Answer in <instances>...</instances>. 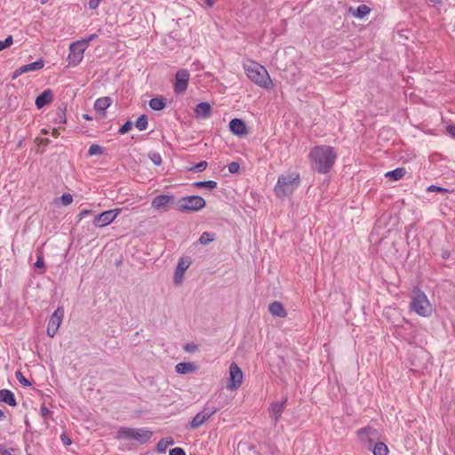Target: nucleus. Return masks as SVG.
Returning <instances> with one entry per match:
<instances>
[{
    "mask_svg": "<svg viewBox=\"0 0 455 455\" xmlns=\"http://www.w3.org/2000/svg\"><path fill=\"white\" fill-rule=\"evenodd\" d=\"M92 210H83L80 212V213L78 214V217H79V220H82L83 218L86 217L87 215L89 214H92Z\"/></svg>",
    "mask_w": 455,
    "mask_h": 455,
    "instance_id": "48",
    "label": "nucleus"
},
{
    "mask_svg": "<svg viewBox=\"0 0 455 455\" xmlns=\"http://www.w3.org/2000/svg\"><path fill=\"white\" fill-rule=\"evenodd\" d=\"M175 196L172 194H163L155 196L151 201V206L157 212H167L169 206L174 203Z\"/></svg>",
    "mask_w": 455,
    "mask_h": 455,
    "instance_id": "12",
    "label": "nucleus"
},
{
    "mask_svg": "<svg viewBox=\"0 0 455 455\" xmlns=\"http://www.w3.org/2000/svg\"><path fill=\"white\" fill-rule=\"evenodd\" d=\"M148 116L146 115H141L138 117V119L135 122V126L140 131H145L148 128Z\"/></svg>",
    "mask_w": 455,
    "mask_h": 455,
    "instance_id": "30",
    "label": "nucleus"
},
{
    "mask_svg": "<svg viewBox=\"0 0 455 455\" xmlns=\"http://www.w3.org/2000/svg\"><path fill=\"white\" fill-rule=\"evenodd\" d=\"M118 436L144 443L151 438L152 432L141 428L124 427L118 431Z\"/></svg>",
    "mask_w": 455,
    "mask_h": 455,
    "instance_id": "6",
    "label": "nucleus"
},
{
    "mask_svg": "<svg viewBox=\"0 0 455 455\" xmlns=\"http://www.w3.org/2000/svg\"><path fill=\"white\" fill-rule=\"evenodd\" d=\"M349 12L357 19H363L371 12V8L366 4H360L356 8H350Z\"/></svg>",
    "mask_w": 455,
    "mask_h": 455,
    "instance_id": "21",
    "label": "nucleus"
},
{
    "mask_svg": "<svg viewBox=\"0 0 455 455\" xmlns=\"http://www.w3.org/2000/svg\"><path fill=\"white\" fill-rule=\"evenodd\" d=\"M0 403H5L10 406H15L16 400L13 393L8 389L0 390Z\"/></svg>",
    "mask_w": 455,
    "mask_h": 455,
    "instance_id": "22",
    "label": "nucleus"
},
{
    "mask_svg": "<svg viewBox=\"0 0 455 455\" xmlns=\"http://www.w3.org/2000/svg\"><path fill=\"white\" fill-rule=\"evenodd\" d=\"M170 444H172V441L163 439V440L159 441V443H157V449H158V451L164 452V451H165L166 448Z\"/></svg>",
    "mask_w": 455,
    "mask_h": 455,
    "instance_id": "36",
    "label": "nucleus"
},
{
    "mask_svg": "<svg viewBox=\"0 0 455 455\" xmlns=\"http://www.w3.org/2000/svg\"><path fill=\"white\" fill-rule=\"evenodd\" d=\"M13 449H5L3 444H0V455H12Z\"/></svg>",
    "mask_w": 455,
    "mask_h": 455,
    "instance_id": "45",
    "label": "nucleus"
},
{
    "mask_svg": "<svg viewBox=\"0 0 455 455\" xmlns=\"http://www.w3.org/2000/svg\"><path fill=\"white\" fill-rule=\"evenodd\" d=\"M16 378L19 380V382L20 384H22L23 386H29L30 385L29 381L22 375L21 372L17 371L16 372Z\"/></svg>",
    "mask_w": 455,
    "mask_h": 455,
    "instance_id": "41",
    "label": "nucleus"
},
{
    "mask_svg": "<svg viewBox=\"0 0 455 455\" xmlns=\"http://www.w3.org/2000/svg\"><path fill=\"white\" fill-rule=\"evenodd\" d=\"M337 154L332 147L321 146L315 148V170L320 173H327L332 168Z\"/></svg>",
    "mask_w": 455,
    "mask_h": 455,
    "instance_id": "2",
    "label": "nucleus"
},
{
    "mask_svg": "<svg viewBox=\"0 0 455 455\" xmlns=\"http://www.w3.org/2000/svg\"><path fill=\"white\" fill-rule=\"evenodd\" d=\"M44 266V259L42 256H37V259L35 263L36 267H43Z\"/></svg>",
    "mask_w": 455,
    "mask_h": 455,
    "instance_id": "47",
    "label": "nucleus"
},
{
    "mask_svg": "<svg viewBox=\"0 0 455 455\" xmlns=\"http://www.w3.org/2000/svg\"><path fill=\"white\" fill-rule=\"evenodd\" d=\"M61 440L65 444H69L71 443V441L66 436H62Z\"/></svg>",
    "mask_w": 455,
    "mask_h": 455,
    "instance_id": "52",
    "label": "nucleus"
},
{
    "mask_svg": "<svg viewBox=\"0 0 455 455\" xmlns=\"http://www.w3.org/2000/svg\"><path fill=\"white\" fill-rule=\"evenodd\" d=\"M149 159L153 162V164L156 166L162 164V156L157 152H149L148 153Z\"/></svg>",
    "mask_w": 455,
    "mask_h": 455,
    "instance_id": "33",
    "label": "nucleus"
},
{
    "mask_svg": "<svg viewBox=\"0 0 455 455\" xmlns=\"http://www.w3.org/2000/svg\"><path fill=\"white\" fill-rule=\"evenodd\" d=\"M410 307L411 310L422 317H429L433 312V307L429 302L427 295L419 289L413 291Z\"/></svg>",
    "mask_w": 455,
    "mask_h": 455,
    "instance_id": "4",
    "label": "nucleus"
},
{
    "mask_svg": "<svg viewBox=\"0 0 455 455\" xmlns=\"http://www.w3.org/2000/svg\"><path fill=\"white\" fill-rule=\"evenodd\" d=\"M169 455H186V453L182 448L176 447L170 450Z\"/></svg>",
    "mask_w": 455,
    "mask_h": 455,
    "instance_id": "43",
    "label": "nucleus"
},
{
    "mask_svg": "<svg viewBox=\"0 0 455 455\" xmlns=\"http://www.w3.org/2000/svg\"><path fill=\"white\" fill-rule=\"evenodd\" d=\"M111 99L109 97H102L96 100L94 103V109L98 112L104 113L106 109L111 105Z\"/></svg>",
    "mask_w": 455,
    "mask_h": 455,
    "instance_id": "24",
    "label": "nucleus"
},
{
    "mask_svg": "<svg viewBox=\"0 0 455 455\" xmlns=\"http://www.w3.org/2000/svg\"><path fill=\"white\" fill-rule=\"evenodd\" d=\"M5 419V413L3 410L0 409V420H3Z\"/></svg>",
    "mask_w": 455,
    "mask_h": 455,
    "instance_id": "53",
    "label": "nucleus"
},
{
    "mask_svg": "<svg viewBox=\"0 0 455 455\" xmlns=\"http://www.w3.org/2000/svg\"><path fill=\"white\" fill-rule=\"evenodd\" d=\"M207 167V162L206 161H201L199 162L194 168V171L196 172H202Z\"/></svg>",
    "mask_w": 455,
    "mask_h": 455,
    "instance_id": "44",
    "label": "nucleus"
},
{
    "mask_svg": "<svg viewBox=\"0 0 455 455\" xmlns=\"http://www.w3.org/2000/svg\"><path fill=\"white\" fill-rule=\"evenodd\" d=\"M230 132L236 136L243 137L248 133L245 123L239 118H234L229 122Z\"/></svg>",
    "mask_w": 455,
    "mask_h": 455,
    "instance_id": "15",
    "label": "nucleus"
},
{
    "mask_svg": "<svg viewBox=\"0 0 455 455\" xmlns=\"http://www.w3.org/2000/svg\"><path fill=\"white\" fill-rule=\"evenodd\" d=\"M121 209H113L103 212L95 216L92 224L98 228H103L112 223L120 214Z\"/></svg>",
    "mask_w": 455,
    "mask_h": 455,
    "instance_id": "11",
    "label": "nucleus"
},
{
    "mask_svg": "<svg viewBox=\"0 0 455 455\" xmlns=\"http://www.w3.org/2000/svg\"><path fill=\"white\" fill-rule=\"evenodd\" d=\"M52 100V94L50 90H45L36 99V106L38 109H41L45 105L49 104Z\"/></svg>",
    "mask_w": 455,
    "mask_h": 455,
    "instance_id": "18",
    "label": "nucleus"
},
{
    "mask_svg": "<svg viewBox=\"0 0 455 455\" xmlns=\"http://www.w3.org/2000/svg\"><path fill=\"white\" fill-rule=\"evenodd\" d=\"M86 49L84 43H82L79 40L71 43L69 44V53L67 58L68 65L71 67H76L79 65L84 59V53Z\"/></svg>",
    "mask_w": 455,
    "mask_h": 455,
    "instance_id": "7",
    "label": "nucleus"
},
{
    "mask_svg": "<svg viewBox=\"0 0 455 455\" xmlns=\"http://www.w3.org/2000/svg\"><path fill=\"white\" fill-rule=\"evenodd\" d=\"M427 191H429V192H447L448 190L446 188L439 187V186L431 185L427 188Z\"/></svg>",
    "mask_w": 455,
    "mask_h": 455,
    "instance_id": "42",
    "label": "nucleus"
},
{
    "mask_svg": "<svg viewBox=\"0 0 455 455\" xmlns=\"http://www.w3.org/2000/svg\"><path fill=\"white\" fill-rule=\"evenodd\" d=\"M189 267L188 262H185L184 260H180L174 274V281L176 283H180L183 280L184 272Z\"/></svg>",
    "mask_w": 455,
    "mask_h": 455,
    "instance_id": "20",
    "label": "nucleus"
},
{
    "mask_svg": "<svg viewBox=\"0 0 455 455\" xmlns=\"http://www.w3.org/2000/svg\"><path fill=\"white\" fill-rule=\"evenodd\" d=\"M98 36L96 34H92L90 35L89 36L85 37V38H83L81 40H79L80 42L82 43H84V46L85 48H88L89 47V44L92 41H93Z\"/></svg>",
    "mask_w": 455,
    "mask_h": 455,
    "instance_id": "40",
    "label": "nucleus"
},
{
    "mask_svg": "<svg viewBox=\"0 0 455 455\" xmlns=\"http://www.w3.org/2000/svg\"><path fill=\"white\" fill-rule=\"evenodd\" d=\"M214 239H215V235L214 234L210 233V232H204L200 235V237L198 239V243L203 244V245H206L210 242H212Z\"/></svg>",
    "mask_w": 455,
    "mask_h": 455,
    "instance_id": "29",
    "label": "nucleus"
},
{
    "mask_svg": "<svg viewBox=\"0 0 455 455\" xmlns=\"http://www.w3.org/2000/svg\"><path fill=\"white\" fill-rule=\"evenodd\" d=\"M148 105L153 110L159 111L165 108L166 101L164 97H156V98L151 99L149 100Z\"/></svg>",
    "mask_w": 455,
    "mask_h": 455,
    "instance_id": "26",
    "label": "nucleus"
},
{
    "mask_svg": "<svg viewBox=\"0 0 455 455\" xmlns=\"http://www.w3.org/2000/svg\"><path fill=\"white\" fill-rule=\"evenodd\" d=\"M377 435V430L371 427H366L360 428L357 431V436L361 441H369L371 445V436H375Z\"/></svg>",
    "mask_w": 455,
    "mask_h": 455,
    "instance_id": "16",
    "label": "nucleus"
},
{
    "mask_svg": "<svg viewBox=\"0 0 455 455\" xmlns=\"http://www.w3.org/2000/svg\"><path fill=\"white\" fill-rule=\"evenodd\" d=\"M372 452L374 455H387L388 449L384 443H377L372 447Z\"/></svg>",
    "mask_w": 455,
    "mask_h": 455,
    "instance_id": "28",
    "label": "nucleus"
},
{
    "mask_svg": "<svg viewBox=\"0 0 455 455\" xmlns=\"http://www.w3.org/2000/svg\"><path fill=\"white\" fill-rule=\"evenodd\" d=\"M190 74L187 69H180L176 73L173 89L176 93H182L188 88Z\"/></svg>",
    "mask_w": 455,
    "mask_h": 455,
    "instance_id": "13",
    "label": "nucleus"
},
{
    "mask_svg": "<svg viewBox=\"0 0 455 455\" xmlns=\"http://www.w3.org/2000/svg\"><path fill=\"white\" fill-rule=\"evenodd\" d=\"M13 43V38L12 36H8L4 40L0 41V51H3L8 47H10Z\"/></svg>",
    "mask_w": 455,
    "mask_h": 455,
    "instance_id": "35",
    "label": "nucleus"
},
{
    "mask_svg": "<svg viewBox=\"0 0 455 455\" xmlns=\"http://www.w3.org/2000/svg\"><path fill=\"white\" fill-rule=\"evenodd\" d=\"M64 318V308L63 307H58L57 309L51 315L48 325L47 334L50 337H54L63 321Z\"/></svg>",
    "mask_w": 455,
    "mask_h": 455,
    "instance_id": "10",
    "label": "nucleus"
},
{
    "mask_svg": "<svg viewBox=\"0 0 455 455\" xmlns=\"http://www.w3.org/2000/svg\"><path fill=\"white\" fill-rule=\"evenodd\" d=\"M40 411H41V415H42L44 419H46V418H47V416H48V414L50 413L49 409H48L46 406H44V405H43V406L41 407Z\"/></svg>",
    "mask_w": 455,
    "mask_h": 455,
    "instance_id": "49",
    "label": "nucleus"
},
{
    "mask_svg": "<svg viewBox=\"0 0 455 455\" xmlns=\"http://www.w3.org/2000/svg\"><path fill=\"white\" fill-rule=\"evenodd\" d=\"M194 186L196 188H205L209 189H214L217 188V182L214 180H207V181H197L194 183Z\"/></svg>",
    "mask_w": 455,
    "mask_h": 455,
    "instance_id": "31",
    "label": "nucleus"
},
{
    "mask_svg": "<svg viewBox=\"0 0 455 455\" xmlns=\"http://www.w3.org/2000/svg\"><path fill=\"white\" fill-rule=\"evenodd\" d=\"M58 201L64 206L69 205L73 202V196L70 194H63Z\"/></svg>",
    "mask_w": 455,
    "mask_h": 455,
    "instance_id": "34",
    "label": "nucleus"
},
{
    "mask_svg": "<svg viewBox=\"0 0 455 455\" xmlns=\"http://www.w3.org/2000/svg\"><path fill=\"white\" fill-rule=\"evenodd\" d=\"M229 377L227 383V388L229 390H235L239 388L243 380V373L241 368L235 363H232L229 366Z\"/></svg>",
    "mask_w": 455,
    "mask_h": 455,
    "instance_id": "9",
    "label": "nucleus"
},
{
    "mask_svg": "<svg viewBox=\"0 0 455 455\" xmlns=\"http://www.w3.org/2000/svg\"><path fill=\"white\" fill-rule=\"evenodd\" d=\"M206 205L205 200L200 196H187L176 202V210L181 212H199Z\"/></svg>",
    "mask_w": 455,
    "mask_h": 455,
    "instance_id": "5",
    "label": "nucleus"
},
{
    "mask_svg": "<svg viewBox=\"0 0 455 455\" xmlns=\"http://www.w3.org/2000/svg\"><path fill=\"white\" fill-rule=\"evenodd\" d=\"M212 106L208 102H200L195 108V113L197 117L206 118L211 115Z\"/></svg>",
    "mask_w": 455,
    "mask_h": 455,
    "instance_id": "17",
    "label": "nucleus"
},
{
    "mask_svg": "<svg viewBox=\"0 0 455 455\" xmlns=\"http://www.w3.org/2000/svg\"><path fill=\"white\" fill-rule=\"evenodd\" d=\"M269 312L272 315L277 317H285L287 315L286 310L278 301L272 302L268 307Z\"/></svg>",
    "mask_w": 455,
    "mask_h": 455,
    "instance_id": "19",
    "label": "nucleus"
},
{
    "mask_svg": "<svg viewBox=\"0 0 455 455\" xmlns=\"http://www.w3.org/2000/svg\"><path fill=\"white\" fill-rule=\"evenodd\" d=\"M243 68L247 77L255 84L264 89L271 88L272 80L265 67L258 62L247 60L243 62Z\"/></svg>",
    "mask_w": 455,
    "mask_h": 455,
    "instance_id": "1",
    "label": "nucleus"
},
{
    "mask_svg": "<svg viewBox=\"0 0 455 455\" xmlns=\"http://www.w3.org/2000/svg\"><path fill=\"white\" fill-rule=\"evenodd\" d=\"M22 74H24L23 72H21V67H20L19 68H17L12 76V80H15L16 78H18L20 76H21Z\"/></svg>",
    "mask_w": 455,
    "mask_h": 455,
    "instance_id": "50",
    "label": "nucleus"
},
{
    "mask_svg": "<svg viewBox=\"0 0 455 455\" xmlns=\"http://www.w3.org/2000/svg\"><path fill=\"white\" fill-rule=\"evenodd\" d=\"M47 1H48V0H41V4H46V3H47Z\"/></svg>",
    "mask_w": 455,
    "mask_h": 455,
    "instance_id": "55",
    "label": "nucleus"
},
{
    "mask_svg": "<svg viewBox=\"0 0 455 455\" xmlns=\"http://www.w3.org/2000/svg\"><path fill=\"white\" fill-rule=\"evenodd\" d=\"M175 370L180 374H188L196 370V367L192 363H179L175 366Z\"/></svg>",
    "mask_w": 455,
    "mask_h": 455,
    "instance_id": "25",
    "label": "nucleus"
},
{
    "mask_svg": "<svg viewBox=\"0 0 455 455\" xmlns=\"http://www.w3.org/2000/svg\"><path fill=\"white\" fill-rule=\"evenodd\" d=\"M84 117L87 120H91L92 118L88 115H84Z\"/></svg>",
    "mask_w": 455,
    "mask_h": 455,
    "instance_id": "54",
    "label": "nucleus"
},
{
    "mask_svg": "<svg viewBox=\"0 0 455 455\" xmlns=\"http://www.w3.org/2000/svg\"><path fill=\"white\" fill-rule=\"evenodd\" d=\"M103 153L102 148L98 144H92L88 149V156H100Z\"/></svg>",
    "mask_w": 455,
    "mask_h": 455,
    "instance_id": "32",
    "label": "nucleus"
},
{
    "mask_svg": "<svg viewBox=\"0 0 455 455\" xmlns=\"http://www.w3.org/2000/svg\"><path fill=\"white\" fill-rule=\"evenodd\" d=\"M299 186V175L297 172H287L278 177L275 186V194L278 198L291 196Z\"/></svg>",
    "mask_w": 455,
    "mask_h": 455,
    "instance_id": "3",
    "label": "nucleus"
},
{
    "mask_svg": "<svg viewBox=\"0 0 455 455\" xmlns=\"http://www.w3.org/2000/svg\"><path fill=\"white\" fill-rule=\"evenodd\" d=\"M44 67V61L39 59L32 63L21 66V72L28 73L42 69Z\"/></svg>",
    "mask_w": 455,
    "mask_h": 455,
    "instance_id": "23",
    "label": "nucleus"
},
{
    "mask_svg": "<svg viewBox=\"0 0 455 455\" xmlns=\"http://www.w3.org/2000/svg\"><path fill=\"white\" fill-rule=\"evenodd\" d=\"M183 348L188 353H195L198 350V346L195 343H188Z\"/></svg>",
    "mask_w": 455,
    "mask_h": 455,
    "instance_id": "38",
    "label": "nucleus"
},
{
    "mask_svg": "<svg viewBox=\"0 0 455 455\" xmlns=\"http://www.w3.org/2000/svg\"><path fill=\"white\" fill-rule=\"evenodd\" d=\"M132 127V124L130 121L125 122L119 129L120 134H124L128 132Z\"/></svg>",
    "mask_w": 455,
    "mask_h": 455,
    "instance_id": "37",
    "label": "nucleus"
},
{
    "mask_svg": "<svg viewBox=\"0 0 455 455\" xmlns=\"http://www.w3.org/2000/svg\"><path fill=\"white\" fill-rule=\"evenodd\" d=\"M406 173L405 169L403 168H396L393 171H389L386 173V177L389 178L395 181L399 180L404 177Z\"/></svg>",
    "mask_w": 455,
    "mask_h": 455,
    "instance_id": "27",
    "label": "nucleus"
},
{
    "mask_svg": "<svg viewBox=\"0 0 455 455\" xmlns=\"http://www.w3.org/2000/svg\"><path fill=\"white\" fill-rule=\"evenodd\" d=\"M240 170V164L236 162H232L228 164V171L230 173H237Z\"/></svg>",
    "mask_w": 455,
    "mask_h": 455,
    "instance_id": "39",
    "label": "nucleus"
},
{
    "mask_svg": "<svg viewBox=\"0 0 455 455\" xmlns=\"http://www.w3.org/2000/svg\"><path fill=\"white\" fill-rule=\"evenodd\" d=\"M218 408L214 405L210 404L207 403L203 410L199 411L190 421V427L195 429L202 425H204L205 422H207L210 418L215 414L218 411Z\"/></svg>",
    "mask_w": 455,
    "mask_h": 455,
    "instance_id": "8",
    "label": "nucleus"
},
{
    "mask_svg": "<svg viewBox=\"0 0 455 455\" xmlns=\"http://www.w3.org/2000/svg\"><path fill=\"white\" fill-rule=\"evenodd\" d=\"M442 257H443V259H449V258H450V251H443L442 252Z\"/></svg>",
    "mask_w": 455,
    "mask_h": 455,
    "instance_id": "51",
    "label": "nucleus"
},
{
    "mask_svg": "<svg viewBox=\"0 0 455 455\" xmlns=\"http://www.w3.org/2000/svg\"><path fill=\"white\" fill-rule=\"evenodd\" d=\"M287 398H283L280 402H273L269 406V416L275 424L279 420L286 404Z\"/></svg>",
    "mask_w": 455,
    "mask_h": 455,
    "instance_id": "14",
    "label": "nucleus"
},
{
    "mask_svg": "<svg viewBox=\"0 0 455 455\" xmlns=\"http://www.w3.org/2000/svg\"><path fill=\"white\" fill-rule=\"evenodd\" d=\"M446 131L452 138L455 139V125L450 124L446 126Z\"/></svg>",
    "mask_w": 455,
    "mask_h": 455,
    "instance_id": "46",
    "label": "nucleus"
}]
</instances>
